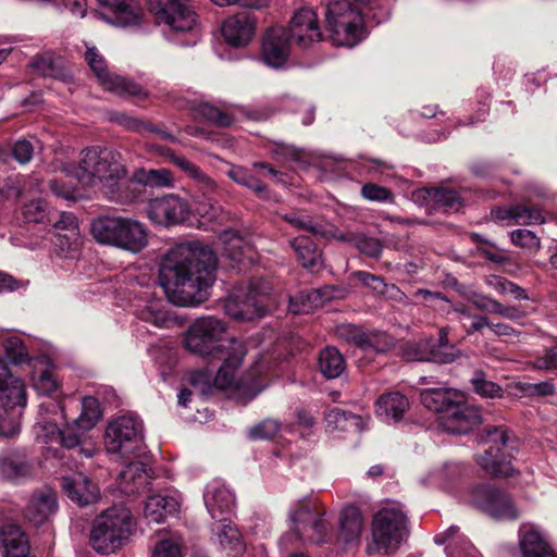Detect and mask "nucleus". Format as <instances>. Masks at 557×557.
Returning a JSON list of instances; mask_svg holds the SVG:
<instances>
[{
  "label": "nucleus",
  "mask_w": 557,
  "mask_h": 557,
  "mask_svg": "<svg viewBox=\"0 0 557 557\" xmlns=\"http://www.w3.org/2000/svg\"><path fill=\"white\" fill-rule=\"evenodd\" d=\"M122 215L102 214L91 220L90 234L100 245L117 248Z\"/></svg>",
  "instance_id": "473e14b6"
},
{
  "label": "nucleus",
  "mask_w": 557,
  "mask_h": 557,
  "mask_svg": "<svg viewBox=\"0 0 557 557\" xmlns=\"http://www.w3.org/2000/svg\"><path fill=\"white\" fill-rule=\"evenodd\" d=\"M151 151H156L161 156L166 157L173 164L182 170L187 176L195 180V182L202 189L203 195L213 193L216 189L215 182L200 170L198 165L186 159L184 156L174 153L171 149L160 146H150Z\"/></svg>",
  "instance_id": "c756f323"
},
{
  "label": "nucleus",
  "mask_w": 557,
  "mask_h": 557,
  "mask_svg": "<svg viewBox=\"0 0 557 557\" xmlns=\"http://www.w3.org/2000/svg\"><path fill=\"white\" fill-rule=\"evenodd\" d=\"M180 506L181 498L178 495H151L145 504L144 518L148 524H160L164 522L168 515L177 512Z\"/></svg>",
  "instance_id": "f704fd0d"
},
{
  "label": "nucleus",
  "mask_w": 557,
  "mask_h": 557,
  "mask_svg": "<svg viewBox=\"0 0 557 557\" xmlns=\"http://www.w3.org/2000/svg\"><path fill=\"white\" fill-rule=\"evenodd\" d=\"M216 264L218 258L208 245L200 242L178 244L163 258L159 282L174 305L198 306L209 297Z\"/></svg>",
  "instance_id": "f257e3e1"
},
{
  "label": "nucleus",
  "mask_w": 557,
  "mask_h": 557,
  "mask_svg": "<svg viewBox=\"0 0 557 557\" xmlns=\"http://www.w3.org/2000/svg\"><path fill=\"white\" fill-rule=\"evenodd\" d=\"M416 196H422L435 206L443 208L445 211L458 210L461 206L459 195L451 189L429 188L419 190Z\"/></svg>",
  "instance_id": "3c124183"
},
{
  "label": "nucleus",
  "mask_w": 557,
  "mask_h": 557,
  "mask_svg": "<svg viewBox=\"0 0 557 557\" xmlns=\"http://www.w3.org/2000/svg\"><path fill=\"white\" fill-rule=\"evenodd\" d=\"M361 195L369 201L388 202L393 201V193L383 186L368 183L361 187Z\"/></svg>",
  "instance_id": "338daca9"
},
{
  "label": "nucleus",
  "mask_w": 557,
  "mask_h": 557,
  "mask_svg": "<svg viewBox=\"0 0 557 557\" xmlns=\"http://www.w3.org/2000/svg\"><path fill=\"white\" fill-rule=\"evenodd\" d=\"M256 30V21L249 12H239L228 16L222 25L225 41L236 48L247 46Z\"/></svg>",
  "instance_id": "5701e85b"
},
{
  "label": "nucleus",
  "mask_w": 557,
  "mask_h": 557,
  "mask_svg": "<svg viewBox=\"0 0 557 557\" xmlns=\"http://www.w3.org/2000/svg\"><path fill=\"white\" fill-rule=\"evenodd\" d=\"M148 243L149 231L147 226L138 220L123 216L117 249L138 253L148 246Z\"/></svg>",
  "instance_id": "cd10ccee"
},
{
  "label": "nucleus",
  "mask_w": 557,
  "mask_h": 557,
  "mask_svg": "<svg viewBox=\"0 0 557 557\" xmlns=\"http://www.w3.org/2000/svg\"><path fill=\"white\" fill-rule=\"evenodd\" d=\"M492 215L497 221H508L523 225L542 224L545 222L543 211L539 207L525 203L508 208H497L492 211Z\"/></svg>",
  "instance_id": "c9c22d12"
},
{
  "label": "nucleus",
  "mask_w": 557,
  "mask_h": 557,
  "mask_svg": "<svg viewBox=\"0 0 557 557\" xmlns=\"http://www.w3.org/2000/svg\"><path fill=\"white\" fill-rule=\"evenodd\" d=\"M183 542L177 535L159 540L151 548V557H183Z\"/></svg>",
  "instance_id": "4d7b16f0"
},
{
  "label": "nucleus",
  "mask_w": 557,
  "mask_h": 557,
  "mask_svg": "<svg viewBox=\"0 0 557 557\" xmlns=\"http://www.w3.org/2000/svg\"><path fill=\"white\" fill-rule=\"evenodd\" d=\"M149 10L159 25L176 33L191 32L198 24L191 0H149Z\"/></svg>",
  "instance_id": "4468645a"
},
{
  "label": "nucleus",
  "mask_w": 557,
  "mask_h": 557,
  "mask_svg": "<svg viewBox=\"0 0 557 557\" xmlns=\"http://www.w3.org/2000/svg\"><path fill=\"white\" fill-rule=\"evenodd\" d=\"M466 472L462 463L446 462L441 468L430 472L424 484L434 485L447 492H450L457 482L461 480Z\"/></svg>",
  "instance_id": "79ce46f5"
},
{
  "label": "nucleus",
  "mask_w": 557,
  "mask_h": 557,
  "mask_svg": "<svg viewBox=\"0 0 557 557\" xmlns=\"http://www.w3.org/2000/svg\"><path fill=\"white\" fill-rule=\"evenodd\" d=\"M51 219L48 225L53 227L54 246L65 258H74L83 244L76 216L70 212L52 210Z\"/></svg>",
  "instance_id": "dca6fc26"
},
{
  "label": "nucleus",
  "mask_w": 557,
  "mask_h": 557,
  "mask_svg": "<svg viewBox=\"0 0 557 557\" xmlns=\"http://www.w3.org/2000/svg\"><path fill=\"white\" fill-rule=\"evenodd\" d=\"M32 380L34 388L40 395L50 396L59 386L47 359H41L36 362Z\"/></svg>",
  "instance_id": "09e8293b"
},
{
  "label": "nucleus",
  "mask_w": 557,
  "mask_h": 557,
  "mask_svg": "<svg viewBox=\"0 0 557 557\" xmlns=\"http://www.w3.org/2000/svg\"><path fill=\"white\" fill-rule=\"evenodd\" d=\"M341 233L348 237V239L344 242L354 244L361 253L372 258H376L381 255L382 245L377 239L367 236H356L351 233Z\"/></svg>",
  "instance_id": "bf43d9fd"
},
{
  "label": "nucleus",
  "mask_w": 557,
  "mask_h": 557,
  "mask_svg": "<svg viewBox=\"0 0 557 557\" xmlns=\"http://www.w3.org/2000/svg\"><path fill=\"white\" fill-rule=\"evenodd\" d=\"M369 420V414L352 413L339 408H334L325 416V429L329 433H359L367 428Z\"/></svg>",
  "instance_id": "2f4dec72"
},
{
  "label": "nucleus",
  "mask_w": 557,
  "mask_h": 557,
  "mask_svg": "<svg viewBox=\"0 0 557 557\" xmlns=\"http://www.w3.org/2000/svg\"><path fill=\"white\" fill-rule=\"evenodd\" d=\"M288 519L293 533L284 535L278 544L283 546L292 539L308 540L312 543H324L329 539L331 524L325 519V510L311 498L297 500L288 510Z\"/></svg>",
  "instance_id": "423d86ee"
},
{
  "label": "nucleus",
  "mask_w": 557,
  "mask_h": 557,
  "mask_svg": "<svg viewBox=\"0 0 557 557\" xmlns=\"http://www.w3.org/2000/svg\"><path fill=\"white\" fill-rule=\"evenodd\" d=\"M147 469L143 462H129L119 474L120 487L125 494H135L147 484Z\"/></svg>",
  "instance_id": "c03bdc74"
},
{
  "label": "nucleus",
  "mask_w": 557,
  "mask_h": 557,
  "mask_svg": "<svg viewBox=\"0 0 557 557\" xmlns=\"http://www.w3.org/2000/svg\"><path fill=\"white\" fill-rule=\"evenodd\" d=\"M364 9L362 5L354 7L348 0L331 1L327 4L325 15L334 45L354 47L366 37Z\"/></svg>",
  "instance_id": "0eeeda50"
},
{
  "label": "nucleus",
  "mask_w": 557,
  "mask_h": 557,
  "mask_svg": "<svg viewBox=\"0 0 557 557\" xmlns=\"http://www.w3.org/2000/svg\"><path fill=\"white\" fill-rule=\"evenodd\" d=\"M52 209L42 200H32L22 208V218L25 223L48 225L51 222Z\"/></svg>",
  "instance_id": "6e6d98bb"
},
{
  "label": "nucleus",
  "mask_w": 557,
  "mask_h": 557,
  "mask_svg": "<svg viewBox=\"0 0 557 557\" xmlns=\"http://www.w3.org/2000/svg\"><path fill=\"white\" fill-rule=\"evenodd\" d=\"M206 508L213 519L231 513L236 499L233 491L222 481L213 480L207 484L203 492Z\"/></svg>",
  "instance_id": "b1692460"
},
{
  "label": "nucleus",
  "mask_w": 557,
  "mask_h": 557,
  "mask_svg": "<svg viewBox=\"0 0 557 557\" xmlns=\"http://www.w3.org/2000/svg\"><path fill=\"white\" fill-rule=\"evenodd\" d=\"M33 467L22 453H9L0 457V476L11 482H20L29 478Z\"/></svg>",
  "instance_id": "ea45409f"
},
{
  "label": "nucleus",
  "mask_w": 557,
  "mask_h": 557,
  "mask_svg": "<svg viewBox=\"0 0 557 557\" xmlns=\"http://www.w3.org/2000/svg\"><path fill=\"white\" fill-rule=\"evenodd\" d=\"M338 334L348 342L356 344L360 349L369 352L381 354L393 347V338L380 331H363L356 325L344 324L338 327Z\"/></svg>",
  "instance_id": "aec40b11"
},
{
  "label": "nucleus",
  "mask_w": 557,
  "mask_h": 557,
  "mask_svg": "<svg viewBox=\"0 0 557 557\" xmlns=\"http://www.w3.org/2000/svg\"><path fill=\"white\" fill-rule=\"evenodd\" d=\"M437 545H446L448 557H479L478 550L459 533V528L451 525L434 536Z\"/></svg>",
  "instance_id": "e433bc0d"
},
{
  "label": "nucleus",
  "mask_w": 557,
  "mask_h": 557,
  "mask_svg": "<svg viewBox=\"0 0 557 557\" xmlns=\"http://www.w3.org/2000/svg\"><path fill=\"white\" fill-rule=\"evenodd\" d=\"M466 502L495 520H516L519 517V509L510 495L492 484L474 485Z\"/></svg>",
  "instance_id": "ddd939ff"
},
{
  "label": "nucleus",
  "mask_w": 557,
  "mask_h": 557,
  "mask_svg": "<svg viewBox=\"0 0 557 557\" xmlns=\"http://www.w3.org/2000/svg\"><path fill=\"white\" fill-rule=\"evenodd\" d=\"M482 441L490 446L483 454L476 456L479 467L496 479L515 475L517 470L511 463L512 447L507 431L503 426H487L484 429Z\"/></svg>",
  "instance_id": "6e6552de"
},
{
  "label": "nucleus",
  "mask_w": 557,
  "mask_h": 557,
  "mask_svg": "<svg viewBox=\"0 0 557 557\" xmlns=\"http://www.w3.org/2000/svg\"><path fill=\"white\" fill-rule=\"evenodd\" d=\"M188 381L190 385L202 395L210 393L212 384L219 388L215 384V377L212 379L211 372L208 370H199L189 374Z\"/></svg>",
  "instance_id": "69168bd1"
},
{
  "label": "nucleus",
  "mask_w": 557,
  "mask_h": 557,
  "mask_svg": "<svg viewBox=\"0 0 557 557\" xmlns=\"http://www.w3.org/2000/svg\"><path fill=\"white\" fill-rule=\"evenodd\" d=\"M198 112L206 121L224 127L231 125L237 120V114L240 112V109L234 107L227 110H222L210 103H202L199 106Z\"/></svg>",
  "instance_id": "603ef678"
},
{
  "label": "nucleus",
  "mask_w": 557,
  "mask_h": 557,
  "mask_svg": "<svg viewBox=\"0 0 557 557\" xmlns=\"http://www.w3.org/2000/svg\"><path fill=\"white\" fill-rule=\"evenodd\" d=\"M510 239L513 245L529 251L535 252L541 247L540 238L534 232L525 228H519L510 233Z\"/></svg>",
  "instance_id": "052dcab7"
},
{
  "label": "nucleus",
  "mask_w": 557,
  "mask_h": 557,
  "mask_svg": "<svg viewBox=\"0 0 557 557\" xmlns=\"http://www.w3.org/2000/svg\"><path fill=\"white\" fill-rule=\"evenodd\" d=\"M408 536L407 518L404 512L394 507L381 509L372 522L373 543L368 553L392 554Z\"/></svg>",
  "instance_id": "1a4fd4ad"
},
{
  "label": "nucleus",
  "mask_w": 557,
  "mask_h": 557,
  "mask_svg": "<svg viewBox=\"0 0 557 557\" xmlns=\"http://www.w3.org/2000/svg\"><path fill=\"white\" fill-rule=\"evenodd\" d=\"M319 368L326 379H336L346 369V362L336 348L326 347L320 352Z\"/></svg>",
  "instance_id": "8fccbe9b"
},
{
  "label": "nucleus",
  "mask_w": 557,
  "mask_h": 557,
  "mask_svg": "<svg viewBox=\"0 0 557 557\" xmlns=\"http://www.w3.org/2000/svg\"><path fill=\"white\" fill-rule=\"evenodd\" d=\"M0 406L7 410L26 406V391L23 381L14 376L0 358Z\"/></svg>",
  "instance_id": "a878e982"
},
{
  "label": "nucleus",
  "mask_w": 557,
  "mask_h": 557,
  "mask_svg": "<svg viewBox=\"0 0 557 557\" xmlns=\"http://www.w3.org/2000/svg\"><path fill=\"white\" fill-rule=\"evenodd\" d=\"M290 38L283 27L270 28L262 40V59L271 67H280L288 59Z\"/></svg>",
  "instance_id": "4be33fe9"
},
{
  "label": "nucleus",
  "mask_w": 557,
  "mask_h": 557,
  "mask_svg": "<svg viewBox=\"0 0 557 557\" xmlns=\"http://www.w3.org/2000/svg\"><path fill=\"white\" fill-rule=\"evenodd\" d=\"M227 325L212 317L196 319L184 334L185 348L197 356L208 359H221L222 364L215 374V384L220 389L238 387L237 373L250 343L236 338H226Z\"/></svg>",
  "instance_id": "f03ea898"
},
{
  "label": "nucleus",
  "mask_w": 557,
  "mask_h": 557,
  "mask_svg": "<svg viewBox=\"0 0 557 557\" xmlns=\"http://www.w3.org/2000/svg\"><path fill=\"white\" fill-rule=\"evenodd\" d=\"M282 430V424L274 419H264L249 430V436L253 440H272Z\"/></svg>",
  "instance_id": "680f3d73"
},
{
  "label": "nucleus",
  "mask_w": 557,
  "mask_h": 557,
  "mask_svg": "<svg viewBox=\"0 0 557 557\" xmlns=\"http://www.w3.org/2000/svg\"><path fill=\"white\" fill-rule=\"evenodd\" d=\"M0 542L4 548V557H28V540L20 525L11 522L1 525Z\"/></svg>",
  "instance_id": "4c0bfd02"
},
{
  "label": "nucleus",
  "mask_w": 557,
  "mask_h": 557,
  "mask_svg": "<svg viewBox=\"0 0 557 557\" xmlns=\"http://www.w3.org/2000/svg\"><path fill=\"white\" fill-rule=\"evenodd\" d=\"M3 346L8 357L14 363H23L29 360L27 348L21 335L11 334L4 337Z\"/></svg>",
  "instance_id": "13d9d810"
},
{
  "label": "nucleus",
  "mask_w": 557,
  "mask_h": 557,
  "mask_svg": "<svg viewBox=\"0 0 557 557\" xmlns=\"http://www.w3.org/2000/svg\"><path fill=\"white\" fill-rule=\"evenodd\" d=\"M227 175L230 178H232L237 184L244 185L253 191H256L258 195H261L263 191H265V185H263L260 181H258L256 177L250 175L245 169L243 168H232Z\"/></svg>",
  "instance_id": "e2e57ef3"
},
{
  "label": "nucleus",
  "mask_w": 557,
  "mask_h": 557,
  "mask_svg": "<svg viewBox=\"0 0 557 557\" xmlns=\"http://www.w3.org/2000/svg\"><path fill=\"white\" fill-rule=\"evenodd\" d=\"M134 177L143 185L159 188L170 187L174 182L172 172L168 169H140L135 172Z\"/></svg>",
  "instance_id": "864d4df0"
},
{
  "label": "nucleus",
  "mask_w": 557,
  "mask_h": 557,
  "mask_svg": "<svg viewBox=\"0 0 557 557\" xmlns=\"http://www.w3.org/2000/svg\"><path fill=\"white\" fill-rule=\"evenodd\" d=\"M147 216L158 225L171 226L184 223L189 215L187 201L177 195L169 194L151 199L147 206Z\"/></svg>",
  "instance_id": "f3484780"
},
{
  "label": "nucleus",
  "mask_w": 557,
  "mask_h": 557,
  "mask_svg": "<svg viewBox=\"0 0 557 557\" xmlns=\"http://www.w3.org/2000/svg\"><path fill=\"white\" fill-rule=\"evenodd\" d=\"M269 283L262 278L236 287L227 297L224 310L234 320L248 321L265 314L264 297L270 292Z\"/></svg>",
  "instance_id": "9d476101"
},
{
  "label": "nucleus",
  "mask_w": 557,
  "mask_h": 557,
  "mask_svg": "<svg viewBox=\"0 0 557 557\" xmlns=\"http://www.w3.org/2000/svg\"><path fill=\"white\" fill-rule=\"evenodd\" d=\"M222 257L232 268L245 270L255 261L256 252L250 244L235 233H225Z\"/></svg>",
  "instance_id": "7c9ffc66"
},
{
  "label": "nucleus",
  "mask_w": 557,
  "mask_h": 557,
  "mask_svg": "<svg viewBox=\"0 0 557 557\" xmlns=\"http://www.w3.org/2000/svg\"><path fill=\"white\" fill-rule=\"evenodd\" d=\"M141 320L147 321L158 327H163L170 322V317L164 310V304L161 299H149L138 311Z\"/></svg>",
  "instance_id": "5fc2aeb1"
},
{
  "label": "nucleus",
  "mask_w": 557,
  "mask_h": 557,
  "mask_svg": "<svg viewBox=\"0 0 557 557\" xmlns=\"http://www.w3.org/2000/svg\"><path fill=\"white\" fill-rule=\"evenodd\" d=\"M38 417L34 425L35 437L47 445L59 444L65 448L81 445L83 437L94 429L102 417L100 403L92 396L82 398V412L72 423L60 429L59 422L66 419L64 405L54 398L44 399L38 407Z\"/></svg>",
  "instance_id": "7ed1b4c3"
},
{
  "label": "nucleus",
  "mask_w": 557,
  "mask_h": 557,
  "mask_svg": "<svg viewBox=\"0 0 557 557\" xmlns=\"http://www.w3.org/2000/svg\"><path fill=\"white\" fill-rule=\"evenodd\" d=\"M290 247L297 255L298 260L304 268L309 270L317 269L322 262L321 251L308 236H299L290 240Z\"/></svg>",
  "instance_id": "de8ad7c7"
},
{
  "label": "nucleus",
  "mask_w": 557,
  "mask_h": 557,
  "mask_svg": "<svg viewBox=\"0 0 557 557\" xmlns=\"http://www.w3.org/2000/svg\"><path fill=\"white\" fill-rule=\"evenodd\" d=\"M281 216L285 222L297 230L308 231L311 234L321 236L323 238H334L336 240L348 239V237L344 236L334 225L320 224L314 222L308 215H302L298 212H289L282 214Z\"/></svg>",
  "instance_id": "58836bf2"
},
{
  "label": "nucleus",
  "mask_w": 557,
  "mask_h": 557,
  "mask_svg": "<svg viewBox=\"0 0 557 557\" xmlns=\"http://www.w3.org/2000/svg\"><path fill=\"white\" fill-rule=\"evenodd\" d=\"M85 47L84 59L104 90L123 97H136L139 99L149 97V92L138 83L110 73L104 57L96 46L85 44Z\"/></svg>",
  "instance_id": "9b49d317"
},
{
  "label": "nucleus",
  "mask_w": 557,
  "mask_h": 557,
  "mask_svg": "<svg viewBox=\"0 0 557 557\" xmlns=\"http://www.w3.org/2000/svg\"><path fill=\"white\" fill-rule=\"evenodd\" d=\"M471 383L475 393L483 397L494 398L499 397L502 394L500 386L492 381H487L485 375L480 371L474 373Z\"/></svg>",
  "instance_id": "0e129e2a"
},
{
  "label": "nucleus",
  "mask_w": 557,
  "mask_h": 557,
  "mask_svg": "<svg viewBox=\"0 0 557 557\" xmlns=\"http://www.w3.org/2000/svg\"><path fill=\"white\" fill-rule=\"evenodd\" d=\"M461 394L454 388H428L421 392V403L429 410L444 416V411L450 408Z\"/></svg>",
  "instance_id": "37998d69"
},
{
  "label": "nucleus",
  "mask_w": 557,
  "mask_h": 557,
  "mask_svg": "<svg viewBox=\"0 0 557 557\" xmlns=\"http://www.w3.org/2000/svg\"><path fill=\"white\" fill-rule=\"evenodd\" d=\"M143 421L135 414L112 418L104 432V447L109 454L128 455L141 443Z\"/></svg>",
  "instance_id": "f8f14e48"
},
{
  "label": "nucleus",
  "mask_w": 557,
  "mask_h": 557,
  "mask_svg": "<svg viewBox=\"0 0 557 557\" xmlns=\"http://www.w3.org/2000/svg\"><path fill=\"white\" fill-rule=\"evenodd\" d=\"M197 213L208 221H219L223 218V209L216 202L208 198L207 201H199L196 205Z\"/></svg>",
  "instance_id": "774afa93"
},
{
  "label": "nucleus",
  "mask_w": 557,
  "mask_h": 557,
  "mask_svg": "<svg viewBox=\"0 0 557 557\" xmlns=\"http://www.w3.org/2000/svg\"><path fill=\"white\" fill-rule=\"evenodd\" d=\"M136 531L131 510L122 505L102 511L94 520L89 543L100 554H111L126 545Z\"/></svg>",
  "instance_id": "39448f33"
},
{
  "label": "nucleus",
  "mask_w": 557,
  "mask_h": 557,
  "mask_svg": "<svg viewBox=\"0 0 557 557\" xmlns=\"http://www.w3.org/2000/svg\"><path fill=\"white\" fill-rule=\"evenodd\" d=\"M330 297L326 289H306L289 298L288 311L293 314L309 313Z\"/></svg>",
  "instance_id": "49530a36"
},
{
  "label": "nucleus",
  "mask_w": 557,
  "mask_h": 557,
  "mask_svg": "<svg viewBox=\"0 0 557 557\" xmlns=\"http://www.w3.org/2000/svg\"><path fill=\"white\" fill-rule=\"evenodd\" d=\"M286 32L290 40L301 49H307L323 38L318 15L310 8H301L295 12Z\"/></svg>",
  "instance_id": "6ab92c4d"
},
{
  "label": "nucleus",
  "mask_w": 557,
  "mask_h": 557,
  "mask_svg": "<svg viewBox=\"0 0 557 557\" xmlns=\"http://www.w3.org/2000/svg\"><path fill=\"white\" fill-rule=\"evenodd\" d=\"M85 186H101L111 200H122V187L127 170L119 151L106 146H91L81 151L78 165L67 164L62 170Z\"/></svg>",
  "instance_id": "20e7f679"
},
{
  "label": "nucleus",
  "mask_w": 557,
  "mask_h": 557,
  "mask_svg": "<svg viewBox=\"0 0 557 557\" xmlns=\"http://www.w3.org/2000/svg\"><path fill=\"white\" fill-rule=\"evenodd\" d=\"M460 356V350L453 345H448V336L445 330L440 332L437 344L434 345L429 355L413 349L406 351L404 357L408 361H434L440 363H449Z\"/></svg>",
  "instance_id": "72a5a7b5"
},
{
  "label": "nucleus",
  "mask_w": 557,
  "mask_h": 557,
  "mask_svg": "<svg viewBox=\"0 0 557 557\" xmlns=\"http://www.w3.org/2000/svg\"><path fill=\"white\" fill-rule=\"evenodd\" d=\"M408 408L407 397L398 392L384 394L376 400V413L387 423L401 420Z\"/></svg>",
  "instance_id": "a19ab883"
},
{
  "label": "nucleus",
  "mask_w": 557,
  "mask_h": 557,
  "mask_svg": "<svg viewBox=\"0 0 557 557\" xmlns=\"http://www.w3.org/2000/svg\"><path fill=\"white\" fill-rule=\"evenodd\" d=\"M211 530L212 540L230 556L239 557L245 553L246 544L243 536L236 524L230 519L220 518L212 524Z\"/></svg>",
  "instance_id": "bb28decb"
},
{
  "label": "nucleus",
  "mask_w": 557,
  "mask_h": 557,
  "mask_svg": "<svg viewBox=\"0 0 557 557\" xmlns=\"http://www.w3.org/2000/svg\"><path fill=\"white\" fill-rule=\"evenodd\" d=\"M362 524V516L357 507L344 508L339 518L338 541L345 545L357 541L361 534Z\"/></svg>",
  "instance_id": "a18cd8bd"
},
{
  "label": "nucleus",
  "mask_w": 557,
  "mask_h": 557,
  "mask_svg": "<svg viewBox=\"0 0 557 557\" xmlns=\"http://www.w3.org/2000/svg\"><path fill=\"white\" fill-rule=\"evenodd\" d=\"M58 510L57 495L51 490L34 493L25 508V518L34 525L47 522Z\"/></svg>",
  "instance_id": "c85d7f7f"
},
{
  "label": "nucleus",
  "mask_w": 557,
  "mask_h": 557,
  "mask_svg": "<svg viewBox=\"0 0 557 557\" xmlns=\"http://www.w3.org/2000/svg\"><path fill=\"white\" fill-rule=\"evenodd\" d=\"M519 547L522 557H557L549 544L547 534L533 523L520 525Z\"/></svg>",
  "instance_id": "412c9836"
},
{
  "label": "nucleus",
  "mask_w": 557,
  "mask_h": 557,
  "mask_svg": "<svg viewBox=\"0 0 557 557\" xmlns=\"http://www.w3.org/2000/svg\"><path fill=\"white\" fill-rule=\"evenodd\" d=\"M99 9L94 14L116 27L140 26L145 11L137 0H97Z\"/></svg>",
  "instance_id": "2eb2a0df"
},
{
  "label": "nucleus",
  "mask_w": 557,
  "mask_h": 557,
  "mask_svg": "<svg viewBox=\"0 0 557 557\" xmlns=\"http://www.w3.org/2000/svg\"><path fill=\"white\" fill-rule=\"evenodd\" d=\"M62 487L67 497L79 506H89L100 499V488L82 472L62 479Z\"/></svg>",
  "instance_id": "393cba45"
},
{
  "label": "nucleus",
  "mask_w": 557,
  "mask_h": 557,
  "mask_svg": "<svg viewBox=\"0 0 557 557\" xmlns=\"http://www.w3.org/2000/svg\"><path fill=\"white\" fill-rule=\"evenodd\" d=\"M444 431L451 434H466L481 423V414L478 408L468 404L461 394L457 400L438 418Z\"/></svg>",
  "instance_id": "a211bd4d"
}]
</instances>
